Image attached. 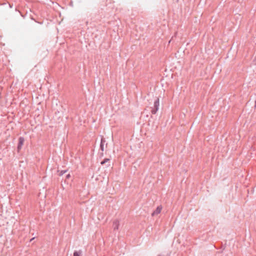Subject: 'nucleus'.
<instances>
[{"label":"nucleus","mask_w":256,"mask_h":256,"mask_svg":"<svg viewBox=\"0 0 256 256\" xmlns=\"http://www.w3.org/2000/svg\"><path fill=\"white\" fill-rule=\"evenodd\" d=\"M24 137L20 136L18 138V142L17 147L18 152H19L21 150L22 146L24 144Z\"/></svg>","instance_id":"f03ea898"},{"label":"nucleus","mask_w":256,"mask_h":256,"mask_svg":"<svg viewBox=\"0 0 256 256\" xmlns=\"http://www.w3.org/2000/svg\"><path fill=\"white\" fill-rule=\"evenodd\" d=\"M109 160H110L109 158H104L102 161L101 162L100 164L102 165H104V164H106V162H107Z\"/></svg>","instance_id":"423d86ee"},{"label":"nucleus","mask_w":256,"mask_h":256,"mask_svg":"<svg viewBox=\"0 0 256 256\" xmlns=\"http://www.w3.org/2000/svg\"><path fill=\"white\" fill-rule=\"evenodd\" d=\"M160 106L159 98H157L154 102V106L151 107V112L152 114H155L158 111Z\"/></svg>","instance_id":"f257e3e1"},{"label":"nucleus","mask_w":256,"mask_h":256,"mask_svg":"<svg viewBox=\"0 0 256 256\" xmlns=\"http://www.w3.org/2000/svg\"><path fill=\"white\" fill-rule=\"evenodd\" d=\"M119 226H120V222H119V220H114V222H113V224H112L114 231L118 230Z\"/></svg>","instance_id":"7ed1b4c3"},{"label":"nucleus","mask_w":256,"mask_h":256,"mask_svg":"<svg viewBox=\"0 0 256 256\" xmlns=\"http://www.w3.org/2000/svg\"><path fill=\"white\" fill-rule=\"evenodd\" d=\"M158 256H170V255H168V254H166V255H159Z\"/></svg>","instance_id":"9b49d317"},{"label":"nucleus","mask_w":256,"mask_h":256,"mask_svg":"<svg viewBox=\"0 0 256 256\" xmlns=\"http://www.w3.org/2000/svg\"><path fill=\"white\" fill-rule=\"evenodd\" d=\"M254 64H256V58L254 60Z\"/></svg>","instance_id":"f8f14e48"},{"label":"nucleus","mask_w":256,"mask_h":256,"mask_svg":"<svg viewBox=\"0 0 256 256\" xmlns=\"http://www.w3.org/2000/svg\"><path fill=\"white\" fill-rule=\"evenodd\" d=\"M34 238H31L30 241L32 242Z\"/></svg>","instance_id":"ddd939ff"},{"label":"nucleus","mask_w":256,"mask_h":256,"mask_svg":"<svg viewBox=\"0 0 256 256\" xmlns=\"http://www.w3.org/2000/svg\"><path fill=\"white\" fill-rule=\"evenodd\" d=\"M70 174H67V175H66V178H70Z\"/></svg>","instance_id":"9d476101"},{"label":"nucleus","mask_w":256,"mask_h":256,"mask_svg":"<svg viewBox=\"0 0 256 256\" xmlns=\"http://www.w3.org/2000/svg\"><path fill=\"white\" fill-rule=\"evenodd\" d=\"M162 209V208L160 206H158L156 210L152 213V216L159 214L160 212Z\"/></svg>","instance_id":"20e7f679"},{"label":"nucleus","mask_w":256,"mask_h":256,"mask_svg":"<svg viewBox=\"0 0 256 256\" xmlns=\"http://www.w3.org/2000/svg\"><path fill=\"white\" fill-rule=\"evenodd\" d=\"M106 142V140H104V138H102L101 139V142H100V144H104V143Z\"/></svg>","instance_id":"1a4fd4ad"},{"label":"nucleus","mask_w":256,"mask_h":256,"mask_svg":"<svg viewBox=\"0 0 256 256\" xmlns=\"http://www.w3.org/2000/svg\"><path fill=\"white\" fill-rule=\"evenodd\" d=\"M100 150L103 152L104 150V144H100Z\"/></svg>","instance_id":"6e6552de"},{"label":"nucleus","mask_w":256,"mask_h":256,"mask_svg":"<svg viewBox=\"0 0 256 256\" xmlns=\"http://www.w3.org/2000/svg\"><path fill=\"white\" fill-rule=\"evenodd\" d=\"M66 172V170H62L60 172V174H59V175L60 176H62Z\"/></svg>","instance_id":"0eeeda50"},{"label":"nucleus","mask_w":256,"mask_h":256,"mask_svg":"<svg viewBox=\"0 0 256 256\" xmlns=\"http://www.w3.org/2000/svg\"><path fill=\"white\" fill-rule=\"evenodd\" d=\"M255 106H256V100L255 101Z\"/></svg>","instance_id":"4468645a"},{"label":"nucleus","mask_w":256,"mask_h":256,"mask_svg":"<svg viewBox=\"0 0 256 256\" xmlns=\"http://www.w3.org/2000/svg\"><path fill=\"white\" fill-rule=\"evenodd\" d=\"M81 253H82L81 251H80V252L74 251V252L73 256H80Z\"/></svg>","instance_id":"39448f33"}]
</instances>
